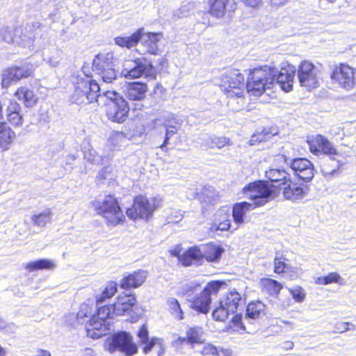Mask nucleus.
<instances>
[{"label": "nucleus", "instance_id": "nucleus-1", "mask_svg": "<svg viewBox=\"0 0 356 356\" xmlns=\"http://www.w3.org/2000/svg\"><path fill=\"white\" fill-rule=\"evenodd\" d=\"M296 70L293 65L283 64L280 70L274 66L264 65L256 67L250 73L247 84V92L259 97L274 84H277L285 92L292 90Z\"/></svg>", "mask_w": 356, "mask_h": 356}, {"label": "nucleus", "instance_id": "nucleus-2", "mask_svg": "<svg viewBox=\"0 0 356 356\" xmlns=\"http://www.w3.org/2000/svg\"><path fill=\"white\" fill-rule=\"evenodd\" d=\"M243 193L246 198L251 200L253 202L244 201L233 205L232 217L234 224L237 225L234 229L245 222L244 218L248 211L256 207L264 206L270 200L273 190L264 182L254 181L243 188Z\"/></svg>", "mask_w": 356, "mask_h": 356}, {"label": "nucleus", "instance_id": "nucleus-3", "mask_svg": "<svg viewBox=\"0 0 356 356\" xmlns=\"http://www.w3.org/2000/svg\"><path fill=\"white\" fill-rule=\"evenodd\" d=\"M163 38L161 33H144L143 29H140L130 36L116 37L114 40L117 45L128 49L135 47L140 41L143 54L159 55L161 53L160 47Z\"/></svg>", "mask_w": 356, "mask_h": 356}, {"label": "nucleus", "instance_id": "nucleus-4", "mask_svg": "<svg viewBox=\"0 0 356 356\" xmlns=\"http://www.w3.org/2000/svg\"><path fill=\"white\" fill-rule=\"evenodd\" d=\"M92 206L106 220L108 226L115 227L122 223L125 218L118 200L112 195L93 201Z\"/></svg>", "mask_w": 356, "mask_h": 356}, {"label": "nucleus", "instance_id": "nucleus-5", "mask_svg": "<svg viewBox=\"0 0 356 356\" xmlns=\"http://www.w3.org/2000/svg\"><path fill=\"white\" fill-rule=\"evenodd\" d=\"M100 85L91 78H77L74 85V92L72 96V101L77 104H88L97 102L98 92H100Z\"/></svg>", "mask_w": 356, "mask_h": 356}, {"label": "nucleus", "instance_id": "nucleus-6", "mask_svg": "<svg viewBox=\"0 0 356 356\" xmlns=\"http://www.w3.org/2000/svg\"><path fill=\"white\" fill-rule=\"evenodd\" d=\"M162 200L160 197L147 198L138 195L135 197L133 205L127 209L126 213L132 220L143 219L147 220L158 208L161 207Z\"/></svg>", "mask_w": 356, "mask_h": 356}, {"label": "nucleus", "instance_id": "nucleus-7", "mask_svg": "<svg viewBox=\"0 0 356 356\" xmlns=\"http://www.w3.org/2000/svg\"><path fill=\"white\" fill-rule=\"evenodd\" d=\"M98 306L97 313L88 320L89 323L87 325L88 334H90L92 338H99L105 335L109 330L110 326L107 320L116 316L113 312L112 305Z\"/></svg>", "mask_w": 356, "mask_h": 356}, {"label": "nucleus", "instance_id": "nucleus-8", "mask_svg": "<svg viewBox=\"0 0 356 356\" xmlns=\"http://www.w3.org/2000/svg\"><path fill=\"white\" fill-rule=\"evenodd\" d=\"M105 347L110 353L120 352L124 356H133L138 353V346L132 336L124 331L115 332L108 337Z\"/></svg>", "mask_w": 356, "mask_h": 356}, {"label": "nucleus", "instance_id": "nucleus-9", "mask_svg": "<svg viewBox=\"0 0 356 356\" xmlns=\"http://www.w3.org/2000/svg\"><path fill=\"white\" fill-rule=\"evenodd\" d=\"M115 58L111 52L99 54L93 59L92 70L104 83H110L117 78L114 69Z\"/></svg>", "mask_w": 356, "mask_h": 356}, {"label": "nucleus", "instance_id": "nucleus-10", "mask_svg": "<svg viewBox=\"0 0 356 356\" xmlns=\"http://www.w3.org/2000/svg\"><path fill=\"white\" fill-rule=\"evenodd\" d=\"M220 87L229 97H242L244 76L238 70H228L221 75Z\"/></svg>", "mask_w": 356, "mask_h": 356}, {"label": "nucleus", "instance_id": "nucleus-11", "mask_svg": "<svg viewBox=\"0 0 356 356\" xmlns=\"http://www.w3.org/2000/svg\"><path fill=\"white\" fill-rule=\"evenodd\" d=\"M122 74L128 79L154 77L155 70L152 63L144 58L124 61Z\"/></svg>", "mask_w": 356, "mask_h": 356}, {"label": "nucleus", "instance_id": "nucleus-12", "mask_svg": "<svg viewBox=\"0 0 356 356\" xmlns=\"http://www.w3.org/2000/svg\"><path fill=\"white\" fill-rule=\"evenodd\" d=\"M277 161L280 162L283 161L289 164L293 171L294 175L305 182L311 181L314 177V165L312 162L307 159L296 158L290 159L284 154H280L277 156Z\"/></svg>", "mask_w": 356, "mask_h": 356}, {"label": "nucleus", "instance_id": "nucleus-13", "mask_svg": "<svg viewBox=\"0 0 356 356\" xmlns=\"http://www.w3.org/2000/svg\"><path fill=\"white\" fill-rule=\"evenodd\" d=\"M222 284V282L220 281L209 282L200 295L191 302V307L201 313L207 314L211 303V295L216 294Z\"/></svg>", "mask_w": 356, "mask_h": 356}, {"label": "nucleus", "instance_id": "nucleus-14", "mask_svg": "<svg viewBox=\"0 0 356 356\" xmlns=\"http://www.w3.org/2000/svg\"><path fill=\"white\" fill-rule=\"evenodd\" d=\"M33 73V65L30 63H25L19 67H8L1 74V86L3 88H8L22 79L31 76Z\"/></svg>", "mask_w": 356, "mask_h": 356}, {"label": "nucleus", "instance_id": "nucleus-15", "mask_svg": "<svg viewBox=\"0 0 356 356\" xmlns=\"http://www.w3.org/2000/svg\"><path fill=\"white\" fill-rule=\"evenodd\" d=\"M354 77V69L346 64L335 66L330 75L332 83L346 90L353 89Z\"/></svg>", "mask_w": 356, "mask_h": 356}, {"label": "nucleus", "instance_id": "nucleus-16", "mask_svg": "<svg viewBox=\"0 0 356 356\" xmlns=\"http://www.w3.org/2000/svg\"><path fill=\"white\" fill-rule=\"evenodd\" d=\"M317 72L318 70L312 63L307 60L302 61L297 71L300 86L308 90L317 87L318 84Z\"/></svg>", "mask_w": 356, "mask_h": 356}, {"label": "nucleus", "instance_id": "nucleus-17", "mask_svg": "<svg viewBox=\"0 0 356 356\" xmlns=\"http://www.w3.org/2000/svg\"><path fill=\"white\" fill-rule=\"evenodd\" d=\"M129 111L128 103L124 98L108 102L106 106V115L109 120L115 122H124Z\"/></svg>", "mask_w": 356, "mask_h": 356}, {"label": "nucleus", "instance_id": "nucleus-18", "mask_svg": "<svg viewBox=\"0 0 356 356\" xmlns=\"http://www.w3.org/2000/svg\"><path fill=\"white\" fill-rule=\"evenodd\" d=\"M162 126L165 128V136L163 143L159 146L163 152H167V145L172 138L176 135L181 127V124L173 113H167L159 120Z\"/></svg>", "mask_w": 356, "mask_h": 356}, {"label": "nucleus", "instance_id": "nucleus-19", "mask_svg": "<svg viewBox=\"0 0 356 356\" xmlns=\"http://www.w3.org/2000/svg\"><path fill=\"white\" fill-rule=\"evenodd\" d=\"M346 163V159L342 154L330 156L321 162V172L326 179H332L339 174L340 168Z\"/></svg>", "mask_w": 356, "mask_h": 356}, {"label": "nucleus", "instance_id": "nucleus-20", "mask_svg": "<svg viewBox=\"0 0 356 356\" xmlns=\"http://www.w3.org/2000/svg\"><path fill=\"white\" fill-rule=\"evenodd\" d=\"M266 177L269 179L271 184L268 181H261L268 184L273 190L272 195L270 197L273 199L275 196V188H282L290 181V175L285 170L277 168H271L266 172Z\"/></svg>", "mask_w": 356, "mask_h": 356}, {"label": "nucleus", "instance_id": "nucleus-21", "mask_svg": "<svg viewBox=\"0 0 356 356\" xmlns=\"http://www.w3.org/2000/svg\"><path fill=\"white\" fill-rule=\"evenodd\" d=\"M310 151L318 155L323 152L325 154L336 156V154H341L337 152L332 144L324 136L318 135L309 142Z\"/></svg>", "mask_w": 356, "mask_h": 356}, {"label": "nucleus", "instance_id": "nucleus-22", "mask_svg": "<svg viewBox=\"0 0 356 356\" xmlns=\"http://www.w3.org/2000/svg\"><path fill=\"white\" fill-rule=\"evenodd\" d=\"M284 197L291 201L301 200L307 195V187L290 181L282 188Z\"/></svg>", "mask_w": 356, "mask_h": 356}, {"label": "nucleus", "instance_id": "nucleus-23", "mask_svg": "<svg viewBox=\"0 0 356 356\" xmlns=\"http://www.w3.org/2000/svg\"><path fill=\"white\" fill-rule=\"evenodd\" d=\"M136 302V298L131 294L120 295L115 303L112 304L114 314L121 316L131 311Z\"/></svg>", "mask_w": 356, "mask_h": 356}, {"label": "nucleus", "instance_id": "nucleus-24", "mask_svg": "<svg viewBox=\"0 0 356 356\" xmlns=\"http://www.w3.org/2000/svg\"><path fill=\"white\" fill-rule=\"evenodd\" d=\"M231 227L230 216L227 211L218 210L213 216L210 225V229L216 231H227Z\"/></svg>", "mask_w": 356, "mask_h": 356}, {"label": "nucleus", "instance_id": "nucleus-25", "mask_svg": "<svg viewBox=\"0 0 356 356\" xmlns=\"http://www.w3.org/2000/svg\"><path fill=\"white\" fill-rule=\"evenodd\" d=\"M147 277L146 270H139L122 278L120 285L124 289L138 288L144 283Z\"/></svg>", "mask_w": 356, "mask_h": 356}, {"label": "nucleus", "instance_id": "nucleus-26", "mask_svg": "<svg viewBox=\"0 0 356 356\" xmlns=\"http://www.w3.org/2000/svg\"><path fill=\"white\" fill-rule=\"evenodd\" d=\"M202 251L198 247H192L179 257V261L185 266L202 264Z\"/></svg>", "mask_w": 356, "mask_h": 356}, {"label": "nucleus", "instance_id": "nucleus-27", "mask_svg": "<svg viewBox=\"0 0 356 356\" xmlns=\"http://www.w3.org/2000/svg\"><path fill=\"white\" fill-rule=\"evenodd\" d=\"M147 85L140 82H133L128 85L125 95L129 100L140 101L145 97Z\"/></svg>", "mask_w": 356, "mask_h": 356}, {"label": "nucleus", "instance_id": "nucleus-28", "mask_svg": "<svg viewBox=\"0 0 356 356\" xmlns=\"http://www.w3.org/2000/svg\"><path fill=\"white\" fill-rule=\"evenodd\" d=\"M15 96L27 108L33 107L38 102V97L34 91L26 86L19 88L15 92Z\"/></svg>", "mask_w": 356, "mask_h": 356}, {"label": "nucleus", "instance_id": "nucleus-29", "mask_svg": "<svg viewBox=\"0 0 356 356\" xmlns=\"http://www.w3.org/2000/svg\"><path fill=\"white\" fill-rule=\"evenodd\" d=\"M201 251L202 261L205 259L208 262L218 263L221 258L224 249L214 244H207L202 248Z\"/></svg>", "mask_w": 356, "mask_h": 356}, {"label": "nucleus", "instance_id": "nucleus-30", "mask_svg": "<svg viewBox=\"0 0 356 356\" xmlns=\"http://www.w3.org/2000/svg\"><path fill=\"white\" fill-rule=\"evenodd\" d=\"M15 138V131L6 122H0V148L8 150Z\"/></svg>", "mask_w": 356, "mask_h": 356}, {"label": "nucleus", "instance_id": "nucleus-31", "mask_svg": "<svg viewBox=\"0 0 356 356\" xmlns=\"http://www.w3.org/2000/svg\"><path fill=\"white\" fill-rule=\"evenodd\" d=\"M241 301V295L236 291H230L220 300V304L226 307L228 311L232 312V314H234L236 312Z\"/></svg>", "mask_w": 356, "mask_h": 356}, {"label": "nucleus", "instance_id": "nucleus-32", "mask_svg": "<svg viewBox=\"0 0 356 356\" xmlns=\"http://www.w3.org/2000/svg\"><path fill=\"white\" fill-rule=\"evenodd\" d=\"M229 0H207L209 13L217 18L222 17L228 6Z\"/></svg>", "mask_w": 356, "mask_h": 356}, {"label": "nucleus", "instance_id": "nucleus-33", "mask_svg": "<svg viewBox=\"0 0 356 356\" xmlns=\"http://www.w3.org/2000/svg\"><path fill=\"white\" fill-rule=\"evenodd\" d=\"M55 267V262L47 259H38L24 264V268L29 273L39 270H51Z\"/></svg>", "mask_w": 356, "mask_h": 356}, {"label": "nucleus", "instance_id": "nucleus-34", "mask_svg": "<svg viewBox=\"0 0 356 356\" xmlns=\"http://www.w3.org/2000/svg\"><path fill=\"white\" fill-rule=\"evenodd\" d=\"M35 25H27L25 27V33L22 32V35H17L15 34V44L30 49L33 46V30Z\"/></svg>", "mask_w": 356, "mask_h": 356}, {"label": "nucleus", "instance_id": "nucleus-35", "mask_svg": "<svg viewBox=\"0 0 356 356\" xmlns=\"http://www.w3.org/2000/svg\"><path fill=\"white\" fill-rule=\"evenodd\" d=\"M187 343L193 345L195 343H202L204 341V332L200 326L190 327L186 330Z\"/></svg>", "mask_w": 356, "mask_h": 356}, {"label": "nucleus", "instance_id": "nucleus-36", "mask_svg": "<svg viewBox=\"0 0 356 356\" xmlns=\"http://www.w3.org/2000/svg\"><path fill=\"white\" fill-rule=\"evenodd\" d=\"M265 305L261 301L252 302L246 308L245 318L256 319L264 314Z\"/></svg>", "mask_w": 356, "mask_h": 356}, {"label": "nucleus", "instance_id": "nucleus-37", "mask_svg": "<svg viewBox=\"0 0 356 356\" xmlns=\"http://www.w3.org/2000/svg\"><path fill=\"white\" fill-rule=\"evenodd\" d=\"M230 140L226 137H218L212 136L204 140L203 145L207 149L217 147L221 149L227 145H229Z\"/></svg>", "mask_w": 356, "mask_h": 356}, {"label": "nucleus", "instance_id": "nucleus-38", "mask_svg": "<svg viewBox=\"0 0 356 356\" xmlns=\"http://www.w3.org/2000/svg\"><path fill=\"white\" fill-rule=\"evenodd\" d=\"M167 309L170 314L177 320L180 321L184 318L183 311L181 308L179 301L173 297L168 298L166 301Z\"/></svg>", "mask_w": 356, "mask_h": 356}, {"label": "nucleus", "instance_id": "nucleus-39", "mask_svg": "<svg viewBox=\"0 0 356 356\" xmlns=\"http://www.w3.org/2000/svg\"><path fill=\"white\" fill-rule=\"evenodd\" d=\"M117 291V284L115 282H109L105 286L102 292L96 296V302L97 305L102 304L106 300L113 297Z\"/></svg>", "mask_w": 356, "mask_h": 356}, {"label": "nucleus", "instance_id": "nucleus-40", "mask_svg": "<svg viewBox=\"0 0 356 356\" xmlns=\"http://www.w3.org/2000/svg\"><path fill=\"white\" fill-rule=\"evenodd\" d=\"M287 259L285 258L281 253L276 252L274 258V272L277 274H281L290 270L291 269V266L286 262Z\"/></svg>", "mask_w": 356, "mask_h": 356}, {"label": "nucleus", "instance_id": "nucleus-41", "mask_svg": "<svg viewBox=\"0 0 356 356\" xmlns=\"http://www.w3.org/2000/svg\"><path fill=\"white\" fill-rule=\"evenodd\" d=\"M51 218V211L50 209H47L39 213L33 215L31 220L35 225L38 227H44L50 222Z\"/></svg>", "mask_w": 356, "mask_h": 356}, {"label": "nucleus", "instance_id": "nucleus-42", "mask_svg": "<svg viewBox=\"0 0 356 356\" xmlns=\"http://www.w3.org/2000/svg\"><path fill=\"white\" fill-rule=\"evenodd\" d=\"M263 287L271 294H278L282 289V284L270 278H263L261 280Z\"/></svg>", "mask_w": 356, "mask_h": 356}, {"label": "nucleus", "instance_id": "nucleus-43", "mask_svg": "<svg viewBox=\"0 0 356 356\" xmlns=\"http://www.w3.org/2000/svg\"><path fill=\"white\" fill-rule=\"evenodd\" d=\"M120 98L122 97H120L115 91L106 90L102 92L101 90L100 92H98L97 103L99 105L104 104L107 106L108 102H111V101L114 102Z\"/></svg>", "mask_w": 356, "mask_h": 356}, {"label": "nucleus", "instance_id": "nucleus-44", "mask_svg": "<svg viewBox=\"0 0 356 356\" xmlns=\"http://www.w3.org/2000/svg\"><path fill=\"white\" fill-rule=\"evenodd\" d=\"M226 307H224L223 305L220 304L219 301L218 305L215 308L213 312V317L216 321L223 322L226 321L229 314H232V312L228 311Z\"/></svg>", "mask_w": 356, "mask_h": 356}, {"label": "nucleus", "instance_id": "nucleus-45", "mask_svg": "<svg viewBox=\"0 0 356 356\" xmlns=\"http://www.w3.org/2000/svg\"><path fill=\"white\" fill-rule=\"evenodd\" d=\"M275 135V134H273L266 129H264L261 132L254 134L249 141V144L250 145H254L257 143L270 139L271 137Z\"/></svg>", "mask_w": 356, "mask_h": 356}, {"label": "nucleus", "instance_id": "nucleus-46", "mask_svg": "<svg viewBox=\"0 0 356 356\" xmlns=\"http://www.w3.org/2000/svg\"><path fill=\"white\" fill-rule=\"evenodd\" d=\"M49 53V56L44 53V60L51 67H58L61 60L60 52L56 48H53Z\"/></svg>", "mask_w": 356, "mask_h": 356}, {"label": "nucleus", "instance_id": "nucleus-47", "mask_svg": "<svg viewBox=\"0 0 356 356\" xmlns=\"http://www.w3.org/2000/svg\"><path fill=\"white\" fill-rule=\"evenodd\" d=\"M91 307L86 303L81 305L79 311L77 312L76 317L80 323H84L86 322V325L88 324V321H85L84 318L88 317V314L91 313Z\"/></svg>", "mask_w": 356, "mask_h": 356}, {"label": "nucleus", "instance_id": "nucleus-48", "mask_svg": "<svg viewBox=\"0 0 356 356\" xmlns=\"http://www.w3.org/2000/svg\"><path fill=\"white\" fill-rule=\"evenodd\" d=\"M290 294L297 302H302L305 299V293L304 289L300 286H296L293 288L289 289Z\"/></svg>", "mask_w": 356, "mask_h": 356}, {"label": "nucleus", "instance_id": "nucleus-49", "mask_svg": "<svg viewBox=\"0 0 356 356\" xmlns=\"http://www.w3.org/2000/svg\"><path fill=\"white\" fill-rule=\"evenodd\" d=\"M112 169L111 167L107 166L102 169L97 177V181L99 184H104L106 180L113 179V175H111Z\"/></svg>", "mask_w": 356, "mask_h": 356}, {"label": "nucleus", "instance_id": "nucleus-50", "mask_svg": "<svg viewBox=\"0 0 356 356\" xmlns=\"http://www.w3.org/2000/svg\"><path fill=\"white\" fill-rule=\"evenodd\" d=\"M325 285L336 283L340 285L343 284V279L341 276L336 272H332L329 273L327 275L325 276Z\"/></svg>", "mask_w": 356, "mask_h": 356}, {"label": "nucleus", "instance_id": "nucleus-51", "mask_svg": "<svg viewBox=\"0 0 356 356\" xmlns=\"http://www.w3.org/2000/svg\"><path fill=\"white\" fill-rule=\"evenodd\" d=\"M8 121L13 126L20 127L23 124V116L20 113L7 114Z\"/></svg>", "mask_w": 356, "mask_h": 356}, {"label": "nucleus", "instance_id": "nucleus-52", "mask_svg": "<svg viewBox=\"0 0 356 356\" xmlns=\"http://www.w3.org/2000/svg\"><path fill=\"white\" fill-rule=\"evenodd\" d=\"M84 159L92 164L99 163L102 159L95 149H89L85 153Z\"/></svg>", "mask_w": 356, "mask_h": 356}, {"label": "nucleus", "instance_id": "nucleus-53", "mask_svg": "<svg viewBox=\"0 0 356 356\" xmlns=\"http://www.w3.org/2000/svg\"><path fill=\"white\" fill-rule=\"evenodd\" d=\"M22 111V107L19 104H18L15 100H10L9 104L6 108V115L20 113Z\"/></svg>", "mask_w": 356, "mask_h": 356}, {"label": "nucleus", "instance_id": "nucleus-54", "mask_svg": "<svg viewBox=\"0 0 356 356\" xmlns=\"http://www.w3.org/2000/svg\"><path fill=\"white\" fill-rule=\"evenodd\" d=\"M218 353V352L217 348L211 343L205 345L200 351V354L203 356L208 355H216Z\"/></svg>", "mask_w": 356, "mask_h": 356}, {"label": "nucleus", "instance_id": "nucleus-55", "mask_svg": "<svg viewBox=\"0 0 356 356\" xmlns=\"http://www.w3.org/2000/svg\"><path fill=\"white\" fill-rule=\"evenodd\" d=\"M161 342L162 340L161 339L152 338L150 341H148V342L145 343L146 346L143 348L144 353L147 354L150 352L154 346L156 344L161 346Z\"/></svg>", "mask_w": 356, "mask_h": 356}, {"label": "nucleus", "instance_id": "nucleus-56", "mask_svg": "<svg viewBox=\"0 0 356 356\" xmlns=\"http://www.w3.org/2000/svg\"><path fill=\"white\" fill-rule=\"evenodd\" d=\"M124 139V136L121 132H113L109 137L110 142L115 146Z\"/></svg>", "mask_w": 356, "mask_h": 356}, {"label": "nucleus", "instance_id": "nucleus-57", "mask_svg": "<svg viewBox=\"0 0 356 356\" xmlns=\"http://www.w3.org/2000/svg\"><path fill=\"white\" fill-rule=\"evenodd\" d=\"M138 337L142 343H146L149 341L148 330L147 327L143 325L138 332Z\"/></svg>", "mask_w": 356, "mask_h": 356}, {"label": "nucleus", "instance_id": "nucleus-58", "mask_svg": "<svg viewBox=\"0 0 356 356\" xmlns=\"http://www.w3.org/2000/svg\"><path fill=\"white\" fill-rule=\"evenodd\" d=\"M350 323H345V322H342V323H339L337 324L336 325V329L337 330V331L340 333H343L346 331H348V330H350Z\"/></svg>", "mask_w": 356, "mask_h": 356}, {"label": "nucleus", "instance_id": "nucleus-59", "mask_svg": "<svg viewBox=\"0 0 356 356\" xmlns=\"http://www.w3.org/2000/svg\"><path fill=\"white\" fill-rule=\"evenodd\" d=\"M246 6L251 8H256L262 3V0H241Z\"/></svg>", "mask_w": 356, "mask_h": 356}, {"label": "nucleus", "instance_id": "nucleus-60", "mask_svg": "<svg viewBox=\"0 0 356 356\" xmlns=\"http://www.w3.org/2000/svg\"><path fill=\"white\" fill-rule=\"evenodd\" d=\"M241 319H242V316L237 314L233 317L232 322L234 323V324L236 326L238 327L241 330H244L245 326L243 325Z\"/></svg>", "mask_w": 356, "mask_h": 356}, {"label": "nucleus", "instance_id": "nucleus-61", "mask_svg": "<svg viewBox=\"0 0 356 356\" xmlns=\"http://www.w3.org/2000/svg\"><path fill=\"white\" fill-rule=\"evenodd\" d=\"M293 343L291 341H286L280 345V347L286 350H291L293 348Z\"/></svg>", "mask_w": 356, "mask_h": 356}, {"label": "nucleus", "instance_id": "nucleus-62", "mask_svg": "<svg viewBox=\"0 0 356 356\" xmlns=\"http://www.w3.org/2000/svg\"><path fill=\"white\" fill-rule=\"evenodd\" d=\"M2 39L8 43H15V35L13 37L10 33L8 35H2Z\"/></svg>", "mask_w": 356, "mask_h": 356}, {"label": "nucleus", "instance_id": "nucleus-63", "mask_svg": "<svg viewBox=\"0 0 356 356\" xmlns=\"http://www.w3.org/2000/svg\"><path fill=\"white\" fill-rule=\"evenodd\" d=\"M270 4L273 6H280L285 4L288 0H270Z\"/></svg>", "mask_w": 356, "mask_h": 356}, {"label": "nucleus", "instance_id": "nucleus-64", "mask_svg": "<svg viewBox=\"0 0 356 356\" xmlns=\"http://www.w3.org/2000/svg\"><path fill=\"white\" fill-rule=\"evenodd\" d=\"M36 356H51L50 352L47 350L38 349Z\"/></svg>", "mask_w": 356, "mask_h": 356}]
</instances>
